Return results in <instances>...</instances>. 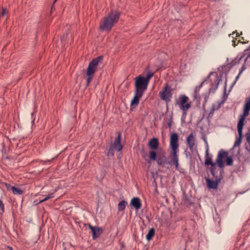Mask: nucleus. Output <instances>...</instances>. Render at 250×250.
<instances>
[{
  "instance_id": "obj_21",
  "label": "nucleus",
  "mask_w": 250,
  "mask_h": 250,
  "mask_svg": "<svg viewBox=\"0 0 250 250\" xmlns=\"http://www.w3.org/2000/svg\"><path fill=\"white\" fill-rule=\"evenodd\" d=\"M10 190L12 191L14 194L21 195L23 193V191L19 188H16L14 186L11 187Z\"/></svg>"
},
{
  "instance_id": "obj_32",
  "label": "nucleus",
  "mask_w": 250,
  "mask_h": 250,
  "mask_svg": "<svg viewBox=\"0 0 250 250\" xmlns=\"http://www.w3.org/2000/svg\"><path fill=\"white\" fill-rule=\"evenodd\" d=\"M246 137L247 141L250 144V132L246 135Z\"/></svg>"
},
{
  "instance_id": "obj_39",
  "label": "nucleus",
  "mask_w": 250,
  "mask_h": 250,
  "mask_svg": "<svg viewBox=\"0 0 250 250\" xmlns=\"http://www.w3.org/2000/svg\"><path fill=\"white\" fill-rule=\"evenodd\" d=\"M239 42H241V43H243V44H244V43H246V42H241L240 40L239 41Z\"/></svg>"
},
{
  "instance_id": "obj_8",
  "label": "nucleus",
  "mask_w": 250,
  "mask_h": 250,
  "mask_svg": "<svg viewBox=\"0 0 250 250\" xmlns=\"http://www.w3.org/2000/svg\"><path fill=\"white\" fill-rule=\"evenodd\" d=\"M172 90L171 87L167 83H166L163 89L159 92L160 97L167 103L169 102L172 96Z\"/></svg>"
},
{
  "instance_id": "obj_16",
  "label": "nucleus",
  "mask_w": 250,
  "mask_h": 250,
  "mask_svg": "<svg viewBox=\"0 0 250 250\" xmlns=\"http://www.w3.org/2000/svg\"><path fill=\"white\" fill-rule=\"evenodd\" d=\"M130 205L135 208L136 209H139L141 207V203L140 199L138 197H134L130 202Z\"/></svg>"
},
{
  "instance_id": "obj_30",
  "label": "nucleus",
  "mask_w": 250,
  "mask_h": 250,
  "mask_svg": "<svg viewBox=\"0 0 250 250\" xmlns=\"http://www.w3.org/2000/svg\"><path fill=\"white\" fill-rule=\"evenodd\" d=\"M6 13V9L5 8L2 7L1 11L0 12V17H3L5 15Z\"/></svg>"
},
{
  "instance_id": "obj_1",
  "label": "nucleus",
  "mask_w": 250,
  "mask_h": 250,
  "mask_svg": "<svg viewBox=\"0 0 250 250\" xmlns=\"http://www.w3.org/2000/svg\"><path fill=\"white\" fill-rule=\"evenodd\" d=\"M120 17V12L117 10H111L110 13L101 19L100 29L102 31H108L116 24Z\"/></svg>"
},
{
  "instance_id": "obj_18",
  "label": "nucleus",
  "mask_w": 250,
  "mask_h": 250,
  "mask_svg": "<svg viewBox=\"0 0 250 250\" xmlns=\"http://www.w3.org/2000/svg\"><path fill=\"white\" fill-rule=\"evenodd\" d=\"M179 151H175L172 152L171 153V155L172 156L171 162H173V164L175 165L176 168H178L179 164H178V155L177 154Z\"/></svg>"
},
{
  "instance_id": "obj_25",
  "label": "nucleus",
  "mask_w": 250,
  "mask_h": 250,
  "mask_svg": "<svg viewBox=\"0 0 250 250\" xmlns=\"http://www.w3.org/2000/svg\"><path fill=\"white\" fill-rule=\"evenodd\" d=\"M210 90H211V88L209 89V91L208 92L205 93L204 94H202V96L204 97V101H203V107H205V104L207 103V102L208 101V100L209 97V91H210Z\"/></svg>"
},
{
  "instance_id": "obj_24",
  "label": "nucleus",
  "mask_w": 250,
  "mask_h": 250,
  "mask_svg": "<svg viewBox=\"0 0 250 250\" xmlns=\"http://www.w3.org/2000/svg\"><path fill=\"white\" fill-rule=\"evenodd\" d=\"M154 73L151 72L150 70H148L146 74V77H145V79L146 82H147L148 83L150 81V79L153 76Z\"/></svg>"
},
{
  "instance_id": "obj_17",
  "label": "nucleus",
  "mask_w": 250,
  "mask_h": 250,
  "mask_svg": "<svg viewBox=\"0 0 250 250\" xmlns=\"http://www.w3.org/2000/svg\"><path fill=\"white\" fill-rule=\"evenodd\" d=\"M191 105L190 103H186L184 104L180 105V108L182 110V117L185 118L187 114V110L190 108Z\"/></svg>"
},
{
  "instance_id": "obj_38",
  "label": "nucleus",
  "mask_w": 250,
  "mask_h": 250,
  "mask_svg": "<svg viewBox=\"0 0 250 250\" xmlns=\"http://www.w3.org/2000/svg\"><path fill=\"white\" fill-rule=\"evenodd\" d=\"M6 186L7 188V189H9V187H10L11 186L10 185H8V184H6Z\"/></svg>"
},
{
  "instance_id": "obj_19",
  "label": "nucleus",
  "mask_w": 250,
  "mask_h": 250,
  "mask_svg": "<svg viewBox=\"0 0 250 250\" xmlns=\"http://www.w3.org/2000/svg\"><path fill=\"white\" fill-rule=\"evenodd\" d=\"M155 234V229L153 228L150 229L146 234V239L147 241H150L152 239Z\"/></svg>"
},
{
  "instance_id": "obj_33",
  "label": "nucleus",
  "mask_w": 250,
  "mask_h": 250,
  "mask_svg": "<svg viewBox=\"0 0 250 250\" xmlns=\"http://www.w3.org/2000/svg\"><path fill=\"white\" fill-rule=\"evenodd\" d=\"M246 69V67L244 65H243V66H242V68H241V70L239 72V75H240L242 73V72Z\"/></svg>"
},
{
  "instance_id": "obj_14",
  "label": "nucleus",
  "mask_w": 250,
  "mask_h": 250,
  "mask_svg": "<svg viewBox=\"0 0 250 250\" xmlns=\"http://www.w3.org/2000/svg\"><path fill=\"white\" fill-rule=\"evenodd\" d=\"M195 135L193 133H190L188 137L187 138V142L188 144L189 149L190 151L193 150L194 146L195 144Z\"/></svg>"
},
{
  "instance_id": "obj_28",
  "label": "nucleus",
  "mask_w": 250,
  "mask_h": 250,
  "mask_svg": "<svg viewBox=\"0 0 250 250\" xmlns=\"http://www.w3.org/2000/svg\"><path fill=\"white\" fill-rule=\"evenodd\" d=\"M54 197L53 193H50L47 196H46L41 201V202H42L45 201L49 199L52 198Z\"/></svg>"
},
{
  "instance_id": "obj_3",
  "label": "nucleus",
  "mask_w": 250,
  "mask_h": 250,
  "mask_svg": "<svg viewBox=\"0 0 250 250\" xmlns=\"http://www.w3.org/2000/svg\"><path fill=\"white\" fill-rule=\"evenodd\" d=\"M103 56H100L93 59L90 62L88 67L86 69V85L88 86L92 80L94 73L99 69L100 68L101 65L103 63Z\"/></svg>"
},
{
  "instance_id": "obj_44",
  "label": "nucleus",
  "mask_w": 250,
  "mask_h": 250,
  "mask_svg": "<svg viewBox=\"0 0 250 250\" xmlns=\"http://www.w3.org/2000/svg\"><path fill=\"white\" fill-rule=\"evenodd\" d=\"M248 57H247V58H246V59H245V62L247 61V59H248Z\"/></svg>"
},
{
  "instance_id": "obj_26",
  "label": "nucleus",
  "mask_w": 250,
  "mask_h": 250,
  "mask_svg": "<svg viewBox=\"0 0 250 250\" xmlns=\"http://www.w3.org/2000/svg\"><path fill=\"white\" fill-rule=\"evenodd\" d=\"M221 81L222 79L221 78H219V77L218 75H216L214 82L216 83V84L214 88V90H215L218 88V85H219L220 82Z\"/></svg>"
},
{
  "instance_id": "obj_11",
  "label": "nucleus",
  "mask_w": 250,
  "mask_h": 250,
  "mask_svg": "<svg viewBox=\"0 0 250 250\" xmlns=\"http://www.w3.org/2000/svg\"><path fill=\"white\" fill-rule=\"evenodd\" d=\"M178 139L179 136L176 133L171 134L170 137V146L172 150V152L179 151L178 150Z\"/></svg>"
},
{
  "instance_id": "obj_36",
  "label": "nucleus",
  "mask_w": 250,
  "mask_h": 250,
  "mask_svg": "<svg viewBox=\"0 0 250 250\" xmlns=\"http://www.w3.org/2000/svg\"><path fill=\"white\" fill-rule=\"evenodd\" d=\"M167 125L169 127H170L171 125V122L169 121V123L167 124Z\"/></svg>"
},
{
  "instance_id": "obj_27",
  "label": "nucleus",
  "mask_w": 250,
  "mask_h": 250,
  "mask_svg": "<svg viewBox=\"0 0 250 250\" xmlns=\"http://www.w3.org/2000/svg\"><path fill=\"white\" fill-rule=\"evenodd\" d=\"M233 164V159L231 156H227L226 159V165L231 166Z\"/></svg>"
},
{
  "instance_id": "obj_46",
  "label": "nucleus",
  "mask_w": 250,
  "mask_h": 250,
  "mask_svg": "<svg viewBox=\"0 0 250 250\" xmlns=\"http://www.w3.org/2000/svg\"><path fill=\"white\" fill-rule=\"evenodd\" d=\"M244 40V38L243 37L242 38V40Z\"/></svg>"
},
{
  "instance_id": "obj_15",
  "label": "nucleus",
  "mask_w": 250,
  "mask_h": 250,
  "mask_svg": "<svg viewBox=\"0 0 250 250\" xmlns=\"http://www.w3.org/2000/svg\"><path fill=\"white\" fill-rule=\"evenodd\" d=\"M148 146L149 148L152 149V150H157L159 146V141L158 139L153 137L150 139L148 143Z\"/></svg>"
},
{
  "instance_id": "obj_45",
  "label": "nucleus",
  "mask_w": 250,
  "mask_h": 250,
  "mask_svg": "<svg viewBox=\"0 0 250 250\" xmlns=\"http://www.w3.org/2000/svg\"><path fill=\"white\" fill-rule=\"evenodd\" d=\"M244 40V38L243 37L242 38V40Z\"/></svg>"
},
{
  "instance_id": "obj_23",
  "label": "nucleus",
  "mask_w": 250,
  "mask_h": 250,
  "mask_svg": "<svg viewBox=\"0 0 250 250\" xmlns=\"http://www.w3.org/2000/svg\"><path fill=\"white\" fill-rule=\"evenodd\" d=\"M204 82H203L200 85L198 86H196L195 90H194V98L196 99L198 98V96L199 95V92L201 88V87L203 86Z\"/></svg>"
},
{
  "instance_id": "obj_20",
  "label": "nucleus",
  "mask_w": 250,
  "mask_h": 250,
  "mask_svg": "<svg viewBox=\"0 0 250 250\" xmlns=\"http://www.w3.org/2000/svg\"><path fill=\"white\" fill-rule=\"evenodd\" d=\"M127 204V202L124 200L121 201L118 204V211H122L124 210Z\"/></svg>"
},
{
  "instance_id": "obj_5",
  "label": "nucleus",
  "mask_w": 250,
  "mask_h": 250,
  "mask_svg": "<svg viewBox=\"0 0 250 250\" xmlns=\"http://www.w3.org/2000/svg\"><path fill=\"white\" fill-rule=\"evenodd\" d=\"M165 154L166 152L164 151L157 153L155 151L151 150L149 152V157L150 160L156 161L158 165H164L167 162Z\"/></svg>"
},
{
  "instance_id": "obj_13",
  "label": "nucleus",
  "mask_w": 250,
  "mask_h": 250,
  "mask_svg": "<svg viewBox=\"0 0 250 250\" xmlns=\"http://www.w3.org/2000/svg\"><path fill=\"white\" fill-rule=\"evenodd\" d=\"M88 227L92 231V238L93 240H95L99 237L103 232L102 229L99 227H93L90 224L88 225Z\"/></svg>"
},
{
  "instance_id": "obj_4",
  "label": "nucleus",
  "mask_w": 250,
  "mask_h": 250,
  "mask_svg": "<svg viewBox=\"0 0 250 250\" xmlns=\"http://www.w3.org/2000/svg\"><path fill=\"white\" fill-rule=\"evenodd\" d=\"M148 83L146 82L145 77L139 75L135 78V90L134 91L142 94L147 89Z\"/></svg>"
},
{
  "instance_id": "obj_37",
  "label": "nucleus",
  "mask_w": 250,
  "mask_h": 250,
  "mask_svg": "<svg viewBox=\"0 0 250 250\" xmlns=\"http://www.w3.org/2000/svg\"><path fill=\"white\" fill-rule=\"evenodd\" d=\"M53 9H55L54 4H52V6L51 7V11H52Z\"/></svg>"
},
{
  "instance_id": "obj_43",
  "label": "nucleus",
  "mask_w": 250,
  "mask_h": 250,
  "mask_svg": "<svg viewBox=\"0 0 250 250\" xmlns=\"http://www.w3.org/2000/svg\"><path fill=\"white\" fill-rule=\"evenodd\" d=\"M248 57H247V58H246V59H245V62L247 61V59H248Z\"/></svg>"
},
{
  "instance_id": "obj_41",
  "label": "nucleus",
  "mask_w": 250,
  "mask_h": 250,
  "mask_svg": "<svg viewBox=\"0 0 250 250\" xmlns=\"http://www.w3.org/2000/svg\"><path fill=\"white\" fill-rule=\"evenodd\" d=\"M57 0H55L53 2V5L55 4V2L57 1Z\"/></svg>"
},
{
  "instance_id": "obj_29",
  "label": "nucleus",
  "mask_w": 250,
  "mask_h": 250,
  "mask_svg": "<svg viewBox=\"0 0 250 250\" xmlns=\"http://www.w3.org/2000/svg\"><path fill=\"white\" fill-rule=\"evenodd\" d=\"M0 208L1 209L2 212L4 211V205L2 201L0 199Z\"/></svg>"
},
{
  "instance_id": "obj_34",
  "label": "nucleus",
  "mask_w": 250,
  "mask_h": 250,
  "mask_svg": "<svg viewBox=\"0 0 250 250\" xmlns=\"http://www.w3.org/2000/svg\"><path fill=\"white\" fill-rule=\"evenodd\" d=\"M215 110V105H213L212 107V108L210 110V114H213L214 113V110Z\"/></svg>"
},
{
  "instance_id": "obj_10",
  "label": "nucleus",
  "mask_w": 250,
  "mask_h": 250,
  "mask_svg": "<svg viewBox=\"0 0 250 250\" xmlns=\"http://www.w3.org/2000/svg\"><path fill=\"white\" fill-rule=\"evenodd\" d=\"M205 164L206 166H211V167L210 168V172L211 175H214V172L219 171L218 170V169L216 168V163L213 162L212 160L211 157H209V154H208V146H207V148L206 149V155H205Z\"/></svg>"
},
{
  "instance_id": "obj_35",
  "label": "nucleus",
  "mask_w": 250,
  "mask_h": 250,
  "mask_svg": "<svg viewBox=\"0 0 250 250\" xmlns=\"http://www.w3.org/2000/svg\"><path fill=\"white\" fill-rule=\"evenodd\" d=\"M6 250H13L11 247L7 246L6 247Z\"/></svg>"
},
{
  "instance_id": "obj_40",
  "label": "nucleus",
  "mask_w": 250,
  "mask_h": 250,
  "mask_svg": "<svg viewBox=\"0 0 250 250\" xmlns=\"http://www.w3.org/2000/svg\"><path fill=\"white\" fill-rule=\"evenodd\" d=\"M239 75H238L236 77V80H238V79L239 78Z\"/></svg>"
},
{
  "instance_id": "obj_9",
  "label": "nucleus",
  "mask_w": 250,
  "mask_h": 250,
  "mask_svg": "<svg viewBox=\"0 0 250 250\" xmlns=\"http://www.w3.org/2000/svg\"><path fill=\"white\" fill-rule=\"evenodd\" d=\"M228 155V152L222 149L220 150L218 153L217 157L216 160V163L219 167L218 170L221 173H224V159L227 157Z\"/></svg>"
},
{
  "instance_id": "obj_42",
  "label": "nucleus",
  "mask_w": 250,
  "mask_h": 250,
  "mask_svg": "<svg viewBox=\"0 0 250 250\" xmlns=\"http://www.w3.org/2000/svg\"><path fill=\"white\" fill-rule=\"evenodd\" d=\"M235 83V82H234V83L232 84V85H231V87L233 86V85H234V84Z\"/></svg>"
},
{
  "instance_id": "obj_2",
  "label": "nucleus",
  "mask_w": 250,
  "mask_h": 250,
  "mask_svg": "<svg viewBox=\"0 0 250 250\" xmlns=\"http://www.w3.org/2000/svg\"><path fill=\"white\" fill-rule=\"evenodd\" d=\"M250 111V97L246 98L245 100V104L243 109V114L239 116V121L237 124V130L239 137L237 138L234 146H239L242 137V129L244 125V121L246 117L249 116Z\"/></svg>"
},
{
  "instance_id": "obj_31",
  "label": "nucleus",
  "mask_w": 250,
  "mask_h": 250,
  "mask_svg": "<svg viewBox=\"0 0 250 250\" xmlns=\"http://www.w3.org/2000/svg\"><path fill=\"white\" fill-rule=\"evenodd\" d=\"M141 154L142 156V157L144 158H145L146 156V153L145 152V150L144 148L142 149L141 150Z\"/></svg>"
},
{
  "instance_id": "obj_7",
  "label": "nucleus",
  "mask_w": 250,
  "mask_h": 250,
  "mask_svg": "<svg viewBox=\"0 0 250 250\" xmlns=\"http://www.w3.org/2000/svg\"><path fill=\"white\" fill-rule=\"evenodd\" d=\"M123 146L121 144V134L119 133L117 138L115 140L114 142L111 143L109 149L107 152V156H113L115 151H120L123 149Z\"/></svg>"
},
{
  "instance_id": "obj_12",
  "label": "nucleus",
  "mask_w": 250,
  "mask_h": 250,
  "mask_svg": "<svg viewBox=\"0 0 250 250\" xmlns=\"http://www.w3.org/2000/svg\"><path fill=\"white\" fill-rule=\"evenodd\" d=\"M144 94L134 91V96L131 101L130 107L131 108L136 107L139 104L140 99L142 97Z\"/></svg>"
},
{
  "instance_id": "obj_22",
  "label": "nucleus",
  "mask_w": 250,
  "mask_h": 250,
  "mask_svg": "<svg viewBox=\"0 0 250 250\" xmlns=\"http://www.w3.org/2000/svg\"><path fill=\"white\" fill-rule=\"evenodd\" d=\"M188 100H189V98L187 96H186L185 95L182 96L181 97H180L179 98V100L180 102V105L184 104H185L187 103Z\"/></svg>"
},
{
  "instance_id": "obj_6",
  "label": "nucleus",
  "mask_w": 250,
  "mask_h": 250,
  "mask_svg": "<svg viewBox=\"0 0 250 250\" xmlns=\"http://www.w3.org/2000/svg\"><path fill=\"white\" fill-rule=\"evenodd\" d=\"M220 172H215L214 175H212L215 179V180H210L209 178H206L205 180L208 187L210 189H216L218 187V184L221 182V180L223 179V174Z\"/></svg>"
}]
</instances>
